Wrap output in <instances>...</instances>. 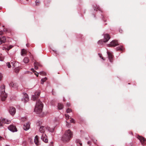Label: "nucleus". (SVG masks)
Listing matches in <instances>:
<instances>
[{
	"instance_id": "1",
	"label": "nucleus",
	"mask_w": 146,
	"mask_h": 146,
	"mask_svg": "<svg viewBox=\"0 0 146 146\" xmlns=\"http://www.w3.org/2000/svg\"><path fill=\"white\" fill-rule=\"evenodd\" d=\"M72 132L70 129H68L65 131L61 138V140L64 142H68L72 138Z\"/></svg>"
},
{
	"instance_id": "2",
	"label": "nucleus",
	"mask_w": 146,
	"mask_h": 146,
	"mask_svg": "<svg viewBox=\"0 0 146 146\" xmlns=\"http://www.w3.org/2000/svg\"><path fill=\"white\" fill-rule=\"evenodd\" d=\"M43 105L39 100H37L34 111L37 113H39L42 112Z\"/></svg>"
},
{
	"instance_id": "3",
	"label": "nucleus",
	"mask_w": 146,
	"mask_h": 146,
	"mask_svg": "<svg viewBox=\"0 0 146 146\" xmlns=\"http://www.w3.org/2000/svg\"><path fill=\"white\" fill-rule=\"evenodd\" d=\"M0 93L2 101H5L7 97V95L5 92V86L4 84L1 85L0 87Z\"/></svg>"
},
{
	"instance_id": "4",
	"label": "nucleus",
	"mask_w": 146,
	"mask_h": 146,
	"mask_svg": "<svg viewBox=\"0 0 146 146\" xmlns=\"http://www.w3.org/2000/svg\"><path fill=\"white\" fill-rule=\"evenodd\" d=\"M110 38V37L109 35L108 34H106L104 35V38L103 40H99L98 43L99 44H101L103 42H106L109 40Z\"/></svg>"
},
{
	"instance_id": "5",
	"label": "nucleus",
	"mask_w": 146,
	"mask_h": 146,
	"mask_svg": "<svg viewBox=\"0 0 146 146\" xmlns=\"http://www.w3.org/2000/svg\"><path fill=\"white\" fill-rule=\"evenodd\" d=\"M137 138L140 140L142 145H144L145 144V142L146 141L145 139L142 136L138 135Z\"/></svg>"
},
{
	"instance_id": "6",
	"label": "nucleus",
	"mask_w": 146,
	"mask_h": 146,
	"mask_svg": "<svg viewBox=\"0 0 146 146\" xmlns=\"http://www.w3.org/2000/svg\"><path fill=\"white\" fill-rule=\"evenodd\" d=\"M40 95L39 92H36L34 93V95L32 96V100L35 101L36 100L39 98Z\"/></svg>"
},
{
	"instance_id": "7",
	"label": "nucleus",
	"mask_w": 146,
	"mask_h": 146,
	"mask_svg": "<svg viewBox=\"0 0 146 146\" xmlns=\"http://www.w3.org/2000/svg\"><path fill=\"white\" fill-rule=\"evenodd\" d=\"M10 121L6 119H3L2 120L0 119V127L3 126V123L8 124L10 123Z\"/></svg>"
},
{
	"instance_id": "8",
	"label": "nucleus",
	"mask_w": 146,
	"mask_h": 146,
	"mask_svg": "<svg viewBox=\"0 0 146 146\" xmlns=\"http://www.w3.org/2000/svg\"><path fill=\"white\" fill-rule=\"evenodd\" d=\"M107 54H108L109 59L111 62H112L113 60V56L111 52L107 51Z\"/></svg>"
},
{
	"instance_id": "9",
	"label": "nucleus",
	"mask_w": 146,
	"mask_h": 146,
	"mask_svg": "<svg viewBox=\"0 0 146 146\" xmlns=\"http://www.w3.org/2000/svg\"><path fill=\"white\" fill-rule=\"evenodd\" d=\"M118 45L117 42L116 40H113L111 41L110 43L108 45L109 47H115Z\"/></svg>"
},
{
	"instance_id": "10",
	"label": "nucleus",
	"mask_w": 146,
	"mask_h": 146,
	"mask_svg": "<svg viewBox=\"0 0 146 146\" xmlns=\"http://www.w3.org/2000/svg\"><path fill=\"white\" fill-rule=\"evenodd\" d=\"M29 100V98L28 95L26 93H24L23 98L22 99V100L26 103Z\"/></svg>"
},
{
	"instance_id": "11",
	"label": "nucleus",
	"mask_w": 146,
	"mask_h": 146,
	"mask_svg": "<svg viewBox=\"0 0 146 146\" xmlns=\"http://www.w3.org/2000/svg\"><path fill=\"white\" fill-rule=\"evenodd\" d=\"M8 128L11 131L14 132L17 131V130L15 126L13 125H11L8 127Z\"/></svg>"
},
{
	"instance_id": "12",
	"label": "nucleus",
	"mask_w": 146,
	"mask_h": 146,
	"mask_svg": "<svg viewBox=\"0 0 146 146\" xmlns=\"http://www.w3.org/2000/svg\"><path fill=\"white\" fill-rule=\"evenodd\" d=\"M41 139L45 143H47L48 142L47 137L45 133H43L42 134L41 137Z\"/></svg>"
},
{
	"instance_id": "13",
	"label": "nucleus",
	"mask_w": 146,
	"mask_h": 146,
	"mask_svg": "<svg viewBox=\"0 0 146 146\" xmlns=\"http://www.w3.org/2000/svg\"><path fill=\"white\" fill-rule=\"evenodd\" d=\"M30 123L29 122H28L24 125V129L26 131L28 130L30 128Z\"/></svg>"
},
{
	"instance_id": "14",
	"label": "nucleus",
	"mask_w": 146,
	"mask_h": 146,
	"mask_svg": "<svg viewBox=\"0 0 146 146\" xmlns=\"http://www.w3.org/2000/svg\"><path fill=\"white\" fill-rule=\"evenodd\" d=\"M9 112L12 115H14L16 112V110L15 108L13 107H10L9 109Z\"/></svg>"
},
{
	"instance_id": "15",
	"label": "nucleus",
	"mask_w": 146,
	"mask_h": 146,
	"mask_svg": "<svg viewBox=\"0 0 146 146\" xmlns=\"http://www.w3.org/2000/svg\"><path fill=\"white\" fill-rule=\"evenodd\" d=\"M6 38L4 36L0 38V44L4 43L6 41Z\"/></svg>"
},
{
	"instance_id": "16",
	"label": "nucleus",
	"mask_w": 146,
	"mask_h": 146,
	"mask_svg": "<svg viewBox=\"0 0 146 146\" xmlns=\"http://www.w3.org/2000/svg\"><path fill=\"white\" fill-rule=\"evenodd\" d=\"M124 50L125 48L122 46H119L116 48L117 51H123Z\"/></svg>"
},
{
	"instance_id": "17",
	"label": "nucleus",
	"mask_w": 146,
	"mask_h": 146,
	"mask_svg": "<svg viewBox=\"0 0 146 146\" xmlns=\"http://www.w3.org/2000/svg\"><path fill=\"white\" fill-rule=\"evenodd\" d=\"M34 142L36 145H39L38 144V136L37 135H36L35 136V139H34Z\"/></svg>"
},
{
	"instance_id": "18",
	"label": "nucleus",
	"mask_w": 146,
	"mask_h": 146,
	"mask_svg": "<svg viewBox=\"0 0 146 146\" xmlns=\"http://www.w3.org/2000/svg\"><path fill=\"white\" fill-rule=\"evenodd\" d=\"M76 142L78 146H82V143L80 140L77 139Z\"/></svg>"
},
{
	"instance_id": "19",
	"label": "nucleus",
	"mask_w": 146,
	"mask_h": 146,
	"mask_svg": "<svg viewBox=\"0 0 146 146\" xmlns=\"http://www.w3.org/2000/svg\"><path fill=\"white\" fill-rule=\"evenodd\" d=\"M46 128V127H45L44 126H41L40 127L39 129V130L40 132L41 133H43L44 132V129Z\"/></svg>"
},
{
	"instance_id": "20",
	"label": "nucleus",
	"mask_w": 146,
	"mask_h": 146,
	"mask_svg": "<svg viewBox=\"0 0 146 146\" xmlns=\"http://www.w3.org/2000/svg\"><path fill=\"white\" fill-rule=\"evenodd\" d=\"M27 52L26 50L24 49H23L21 51V55L22 56H24L26 54Z\"/></svg>"
},
{
	"instance_id": "21",
	"label": "nucleus",
	"mask_w": 146,
	"mask_h": 146,
	"mask_svg": "<svg viewBox=\"0 0 146 146\" xmlns=\"http://www.w3.org/2000/svg\"><path fill=\"white\" fill-rule=\"evenodd\" d=\"M9 86H12L13 87L17 88V84L16 83L14 84L13 82H11L9 84Z\"/></svg>"
},
{
	"instance_id": "22",
	"label": "nucleus",
	"mask_w": 146,
	"mask_h": 146,
	"mask_svg": "<svg viewBox=\"0 0 146 146\" xmlns=\"http://www.w3.org/2000/svg\"><path fill=\"white\" fill-rule=\"evenodd\" d=\"M58 109L59 110L62 109L63 108V105L61 103H58Z\"/></svg>"
},
{
	"instance_id": "23",
	"label": "nucleus",
	"mask_w": 146,
	"mask_h": 146,
	"mask_svg": "<svg viewBox=\"0 0 146 146\" xmlns=\"http://www.w3.org/2000/svg\"><path fill=\"white\" fill-rule=\"evenodd\" d=\"M46 129L49 131L50 132H53L54 130V128H51L48 127H46Z\"/></svg>"
},
{
	"instance_id": "24",
	"label": "nucleus",
	"mask_w": 146,
	"mask_h": 146,
	"mask_svg": "<svg viewBox=\"0 0 146 146\" xmlns=\"http://www.w3.org/2000/svg\"><path fill=\"white\" fill-rule=\"evenodd\" d=\"M23 61L25 63H27L29 62V59L27 57H25L23 60Z\"/></svg>"
},
{
	"instance_id": "25",
	"label": "nucleus",
	"mask_w": 146,
	"mask_h": 146,
	"mask_svg": "<svg viewBox=\"0 0 146 146\" xmlns=\"http://www.w3.org/2000/svg\"><path fill=\"white\" fill-rule=\"evenodd\" d=\"M98 55L103 60H105L106 59V58H104L103 57L102 54H101L100 53H98Z\"/></svg>"
},
{
	"instance_id": "26",
	"label": "nucleus",
	"mask_w": 146,
	"mask_h": 146,
	"mask_svg": "<svg viewBox=\"0 0 146 146\" xmlns=\"http://www.w3.org/2000/svg\"><path fill=\"white\" fill-rule=\"evenodd\" d=\"M47 78L46 77H45V78H42L41 80V83L42 84H43L44 82H45L46 81V80H47Z\"/></svg>"
},
{
	"instance_id": "27",
	"label": "nucleus",
	"mask_w": 146,
	"mask_h": 146,
	"mask_svg": "<svg viewBox=\"0 0 146 146\" xmlns=\"http://www.w3.org/2000/svg\"><path fill=\"white\" fill-rule=\"evenodd\" d=\"M40 4V1L39 0H36L35 1V5L36 6H38Z\"/></svg>"
},
{
	"instance_id": "28",
	"label": "nucleus",
	"mask_w": 146,
	"mask_h": 146,
	"mask_svg": "<svg viewBox=\"0 0 146 146\" xmlns=\"http://www.w3.org/2000/svg\"><path fill=\"white\" fill-rule=\"evenodd\" d=\"M94 10H96V11H101V9L100 8V7H99L96 6V7L94 8Z\"/></svg>"
},
{
	"instance_id": "29",
	"label": "nucleus",
	"mask_w": 146,
	"mask_h": 146,
	"mask_svg": "<svg viewBox=\"0 0 146 146\" xmlns=\"http://www.w3.org/2000/svg\"><path fill=\"white\" fill-rule=\"evenodd\" d=\"M19 70V67H17L15 69V71L16 73H18Z\"/></svg>"
},
{
	"instance_id": "30",
	"label": "nucleus",
	"mask_w": 146,
	"mask_h": 146,
	"mask_svg": "<svg viewBox=\"0 0 146 146\" xmlns=\"http://www.w3.org/2000/svg\"><path fill=\"white\" fill-rule=\"evenodd\" d=\"M71 112H72V110L69 108H68L66 110V112L68 113Z\"/></svg>"
},
{
	"instance_id": "31",
	"label": "nucleus",
	"mask_w": 146,
	"mask_h": 146,
	"mask_svg": "<svg viewBox=\"0 0 146 146\" xmlns=\"http://www.w3.org/2000/svg\"><path fill=\"white\" fill-rule=\"evenodd\" d=\"M4 59V58L2 57V55L1 54L0 55V61H3Z\"/></svg>"
},
{
	"instance_id": "32",
	"label": "nucleus",
	"mask_w": 146,
	"mask_h": 146,
	"mask_svg": "<svg viewBox=\"0 0 146 146\" xmlns=\"http://www.w3.org/2000/svg\"><path fill=\"white\" fill-rule=\"evenodd\" d=\"M3 78V74L1 73H0V81H1Z\"/></svg>"
},
{
	"instance_id": "33",
	"label": "nucleus",
	"mask_w": 146,
	"mask_h": 146,
	"mask_svg": "<svg viewBox=\"0 0 146 146\" xmlns=\"http://www.w3.org/2000/svg\"><path fill=\"white\" fill-rule=\"evenodd\" d=\"M70 118L71 119L70 120V122L73 123H75L74 120L71 117Z\"/></svg>"
},
{
	"instance_id": "34",
	"label": "nucleus",
	"mask_w": 146,
	"mask_h": 146,
	"mask_svg": "<svg viewBox=\"0 0 146 146\" xmlns=\"http://www.w3.org/2000/svg\"><path fill=\"white\" fill-rule=\"evenodd\" d=\"M40 74H41V75H46V73L44 72H40Z\"/></svg>"
},
{
	"instance_id": "35",
	"label": "nucleus",
	"mask_w": 146,
	"mask_h": 146,
	"mask_svg": "<svg viewBox=\"0 0 146 146\" xmlns=\"http://www.w3.org/2000/svg\"><path fill=\"white\" fill-rule=\"evenodd\" d=\"M65 117H66V118H67L68 119H69V115L67 114H65Z\"/></svg>"
},
{
	"instance_id": "36",
	"label": "nucleus",
	"mask_w": 146,
	"mask_h": 146,
	"mask_svg": "<svg viewBox=\"0 0 146 146\" xmlns=\"http://www.w3.org/2000/svg\"><path fill=\"white\" fill-rule=\"evenodd\" d=\"M35 73V74L36 75V76H38V72H37L36 71L35 72H34Z\"/></svg>"
},
{
	"instance_id": "37",
	"label": "nucleus",
	"mask_w": 146,
	"mask_h": 146,
	"mask_svg": "<svg viewBox=\"0 0 146 146\" xmlns=\"http://www.w3.org/2000/svg\"><path fill=\"white\" fill-rule=\"evenodd\" d=\"M13 46L11 45H10L9 47L8 48V50H9V49H11L13 47Z\"/></svg>"
},
{
	"instance_id": "38",
	"label": "nucleus",
	"mask_w": 146,
	"mask_h": 146,
	"mask_svg": "<svg viewBox=\"0 0 146 146\" xmlns=\"http://www.w3.org/2000/svg\"><path fill=\"white\" fill-rule=\"evenodd\" d=\"M38 67L36 65L35 66V68L36 70H37L38 69Z\"/></svg>"
},
{
	"instance_id": "39",
	"label": "nucleus",
	"mask_w": 146,
	"mask_h": 146,
	"mask_svg": "<svg viewBox=\"0 0 146 146\" xmlns=\"http://www.w3.org/2000/svg\"><path fill=\"white\" fill-rule=\"evenodd\" d=\"M66 106L68 107L70 106V104L69 103H67L66 104Z\"/></svg>"
},
{
	"instance_id": "40",
	"label": "nucleus",
	"mask_w": 146,
	"mask_h": 146,
	"mask_svg": "<svg viewBox=\"0 0 146 146\" xmlns=\"http://www.w3.org/2000/svg\"><path fill=\"white\" fill-rule=\"evenodd\" d=\"M31 70L33 72H35V71L33 68L31 69Z\"/></svg>"
},
{
	"instance_id": "41",
	"label": "nucleus",
	"mask_w": 146,
	"mask_h": 146,
	"mask_svg": "<svg viewBox=\"0 0 146 146\" xmlns=\"http://www.w3.org/2000/svg\"><path fill=\"white\" fill-rule=\"evenodd\" d=\"M3 31L4 32H7L8 31V29H4L3 30Z\"/></svg>"
},
{
	"instance_id": "42",
	"label": "nucleus",
	"mask_w": 146,
	"mask_h": 146,
	"mask_svg": "<svg viewBox=\"0 0 146 146\" xmlns=\"http://www.w3.org/2000/svg\"><path fill=\"white\" fill-rule=\"evenodd\" d=\"M3 32L2 31H0V35H2L3 34Z\"/></svg>"
},
{
	"instance_id": "43",
	"label": "nucleus",
	"mask_w": 146,
	"mask_h": 146,
	"mask_svg": "<svg viewBox=\"0 0 146 146\" xmlns=\"http://www.w3.org/2000/svg\"><path fill=\"white\" fill-rule=\"evenodd\" d=\"M7 66L8 68H10L11 67V64H7Z\"/></svg>"
},
{
	"instance_id": "44",
	"label": "nucleus",
	"mask_w": 146,
	"mask_h": 146,
	"mask_svg": "<svg viewBox=\"0 0 146 146\" xmlns=\"http://www.w3.org/2000/svg\"><path fill=\"white\" fill-rule=\"evenodd\" d=\"M40 63L39 62H38L36 61H35V62H34V64H39Z\"/></svg>"
},
{
	"instance_id": "45",
	"label": "nucleus",
	"mask_w": 146,
	"mask_h": 146,
	"mask_svg": "<svg viewBox=\"0 0 146 146\" xmlns=\"http://www.w3.org/2000/svg\"><path fill=\"white\" fill-rule=\"evenodd\" d=\"M53 142H51L50 143V144L52 145V146H53Z\"/></svg>"
},
{
	"instance_id": "46",
	"label": "nucleus",
	"mask_w": 146,
	"mask_h": 146,
	"mask_svg": "<svg viewBox=\"0 0 146 146\" xmlns=\"http://www.w3.org/2000/svg\"><path fill=\"white\" fill-rule=\"evenodd\" d=\"M90 142H89V141H88V144H90Z\"/></svg>"
},
{
	"instance_id": "47",
	"label": "nucleus",
	"mask_w": 146,
	"mask_h": 146,
	"mask_svg": "<svg viewBox=\"0 0 146 146\" xmlns=\"http://www.w3.org/2000/svg\"><path fill=\"white\" fill-rule=\"evenodd\" d=\"M7 64H10V62H8Z\"/></svg>"
},
{
	"instance_id": "48",
	"label": "nucleus",
	"mask_w": 146,
	"mask_h": 146,
	"mask_svg": "<svg viewBox=\"0 0 146 146\" xmlns=\"http://www.w3.org/2000/svg\"><path fill=\"white\" fill-rule=\"evenodd\" d=\"M2 138V137L1 136H0V139H1Z\"/></svg>"
},
{
	"instance_id": "49",
	"label": "nucleus",
	"mask_w": 146,
	"mask_h": 146,
	"mask_svg": "<svg viewBox=\"0 0 146 146\" xmlns=\"http://www.w3.org/2000/svg\"><path fill=\"white\" fill-rule=\"evenodd\" d=\"M13 67H15L14 64H13Z\"/></svg>"
},
{
	"instance_id": "50",
	"label": "nucleus",
	"mask_w": 146,
	"mask_h": 146,
	"mask_svg": "<svg viewBox=\"0 0 146 146\" xmlns=\"http://www.w3.org/2000/svg\"><path fill=\"white\" fill-rule=\"evenodd\" d=\"M50 146H52V145L50 144Z\"/></svg>"
},
{
	"instance_id": "51",
	"label": "nucleus",
	"mask_w": 146,
	"mask_h": 146,
	"mask_svg": "<svg viewBox=\"0 0 146 146\" xmlns=\"http://www.w3.org/2000/svg\"><path fill=\"white\" fill-rule=\"evenodd\" d=\"M5 146H8V145H6Z\"/></svg>"
},
{
	"instance_id": "52",
	"label": "nucleus",
	"mask_w": 146,
	"mask_h": 146,
	"mask_svg": "<svg viewBox=\"0 0 146 146\" xmlns=\"http://www.w3.org/2000/svg\"><path fill=\"white\" fill-rule=\"evenodd\" d=\"M11 64H12V63H13V62H11Z\"/></svg>"
}]
</instances>
